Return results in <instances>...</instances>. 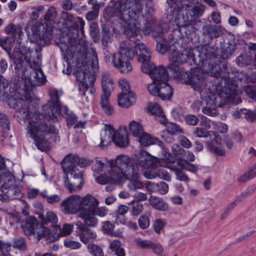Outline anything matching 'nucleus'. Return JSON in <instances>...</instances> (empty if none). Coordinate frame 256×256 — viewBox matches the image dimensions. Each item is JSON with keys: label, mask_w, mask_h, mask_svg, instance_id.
<instances>
[{"label": "nucleus", "mask_w": 256, "mask_h": 256, "mask_svg": "<svg viewBox=\"0 0 256 256\" xmlns=\"http://www.w3.org/2000/svg\"><path fill=\"white\" fill-rule=\"evenodd\" d=\"M166 2L169 6L170 8V16H172V18H174V23L176 26V20L178 17H182L184 16L182 13L184 8H179L178 3V0H166Z\"/></svg>", "instance_id": "393cba45"}, {"label": "nucleus", "mask_w": 256, "mask_h": 256, "mask_svg": "<svg viewBox=\"0 0 256 256\" xmlns=\"http://www.w3.org/2000/svg\"><path fill=\"white\" fill-rule=\"evenodd\" d=\"M32 9L34 10L32 11L30 14V19L35 20L39 17V12L44 10V6H33Z\"/></svg>", "instance_id": "0e129e2a"}, {"label": "nucleus", "mask_w": 256, "mask_h": 256, "mask_svg": "<svg viewBox=\"0 0 256 256\" xmlns=\"http://www.w3.org/2000/svg\"><path fill=\"white\" fill-rule=\"evenodd\" d=\"M110 96V94H102L100 102L102 110L108 116L112 114L114 112L113 107L109 103Z\"/></svg>", "instance_id": "72a5a7b5"}, {"label": "nucleus", "mask_w": 256, "mask_h": 256, "mask_svg": "<svg viewBox=\"0 0 256 256\" xmlns=\"http://www.w3.org/2000/svg\"><path fill=\"white\" fill-rule=\"evenodd\" d=\"M138 138V142L142 146H148L152 144H158L161 147L162 151L164 149L167 150L164 148V145L162 142L158 140L156 138L152 137L148 134L144 132V131Z\"/></svg>", "instance_id": "a878e982"}, {"label": "nucleus", "mask_w": 256, "mask_h": 256, "mask_svg": "<svg viewBox=\"0 0 256 256\" xmlns=\"http://www.w3.org/2000/svg\"><path fill=\"white\" fill-rule=\"evenodd\" d=\"M116 132L110 124H105L100 132V142L99 146L102 149H105L110 145L113 140Z\"/></svg>", "instance_id": "4be33fe9"}, {"label": "nucleus", "mask_w": 256, "mask_h": 256, "mask_svg": "<svg viewBox=\"0 0 256 256\" xmlns=\"http://www.w3.org/2000/svg\"><path fill=\"white\" fill-rule=\"evenodd\" d=\"M61 18L66 22H69L75 26H78V20L77 18H82L80 17H74L72 14L66 12H62Z\"/></svg>", "instance_id": "79ce46f5"}, {"label": "nucleus", "mask_w": 256, "mask_h": 256, "mask_svg": "<svg viewBox=\"0 0 256 256\" xmlns=\"http://www.w3.org/2000/svg\"><path fill=\"white\" fill-rule=\"evenodd\" d=\"M256 176V170L253 172L252 170L246 172L242 176L238 179V182H244Z\"/></svg>", "instance_id": "680f3d73"}, {"label": "nucleus", "mask_w": 256, "mask_h": 256, "mask_svg": "<svg viewBox=\"0 0 256 256\" xmlns=\"http://www.w3.org/2000/svg\"><path fill=\"white\" fill-rule=\"evenodd\" d=\"M220 69L218 70L220 74L219 76H221L223 79L228 78L230 80V89L232 90H234L240 98V94L242 93V92L238 88L239 85L243 86L244 84L248 83H256V73L248 76L246 73L241 72L232 77L230 76V74L228 72L226 64L222 62H220Z\"/></svg>", "instance_id": "f8f14e48"}, {"label": "nucleus", "mask_w": 256, "mask_h": 256, "mask_svg": "<svg viewBox=\"0 0 256 256\" xmlns=\"http://www.w3.org/2000/svg\"><path fill=\"white\" fill-rule=\"evenodd\" d=\"M165 225L166 222L162 219L158 218L153 222V228L154 232L157 234H160Z\"/></svg>", "instance_id": "603ef678"}, {"label": "nucleus", "mask_w": 256, "mask_h": 256, "mask_svg": "<svg viewBox=\"0 0 256 256\" xmlns=\"http://www.w3.org/2000/svg\"><path fill=\"white\" fill-rule=\"evenodd\" d=\"M128 126L130 132L134 137L138 138L143 133V126L138 122L132 120L130 122Z\"/></svg>", "instance_id": "c9c22d12"}, {"label": "nucleus", "mask_w": 256, "mask_h": 256, "mask_svg": "<svg viewBox=\"0 0 256 256\" xmlns=\"http://www.w3.org/2000/svg\"><path fill=\"white\" fill-rule=\"evenodd\" d=\"M212 124L214 128L218 130L221 133H226L228 131L227 125L222 122H212Z\"/></svg>", "instance_id": "338daca9"}, {"label": "nucleus", "mask_w": 256, "mask_h": 256, "mask_svg": "<svg viewBox=\"0 0 256 256\" xmlns=\"http://www.w3.org/2000/svg\"><path fill=\"white\" fill-rule=\"evenodd\" d=\"M76 232L80 240L84 244H86L93 242L96 238V233L91 229L86 228L81 223L76 224Z\"/></svg>", "instance_id": "aec40b11"}, {"label": "nucleus", "mask_w": 256, "mask_h": 256, "mask_svg": "<svg viewBox=\"0 0 256 256\" xmlns=\"http://www.w3.org/2000/svg\"><path fill=\"white\" fill-rule=\"evenodd\" d=\"M148 202L153 208L158 210H166L168 207V204L163 199L156 196H150Z\"/></svg>", "instance_id": "2f4dec72"}, {"label": "nucleus", "mask_w": 256, "mask_h": 256, "mask_svg": "<svg viewBox=\"0 0 256 256\" xmlns=\"http://www.w3.org/2000/svg\"><path fill=\"white\" fill-rule=\"evenodd\" d=\"M80 212H90L99 204L98 200L90 194H87L84 196H80Z\"/></svg>", "instance_id": "b1692460"}, {"label": "nucleus", "mask_w": 256, "mask_h": 256, "mask_svg": "<svg viewBox=\"0 0 256 256\" xmlns=\"http://www.w3.org/2000/svg\"><path fill=\"white\" fill-rule=\"evenodd\" d=\"M118 84L122 90V92H131L130 90V86L128 80L124 78L119 80Z\"/></svg>", "instance_id": "774afa93"}, {"label": "nucleus", "mask_w": 256, "mask_h": 256, "mask_svg": "<svg viewBox=\"0 0 256 256\" xmlns=\"http://www.w3.org/2000/svg\"><path fill=\"white\" fill-rule=\"evenodd\" d=\"M52 228H47L42 224H38L37 219L33 216L27 218L24 224V232L28 236L34 237L37 240L44 236L49 238L50 241H54L60 237L70 235L73 230L74 226L65 224L62 228L55 225Z\"/></svg>", "instance_id": "6e6552de"}, {"label": "nucleus", "mask_w": 256, "mask_h": 256, "mask_svg": "<svg viewBox=\"0 0 256 256\" xmlns=\"http://www.w3.org/2000/svg\"><path fill=\"white\" fill-rule=\"evenodd\" d=\"M161 136L162 139L166 142L168 144H171L175 142L176 139L178 138V136L168 133L166 132L162 131L161 133Z\"/></svg>", "instance_id": "6e6d98bb"}, {"label": "nucleus", "mask_w": 256, "mask_h": 256, "mask_svg": "<svg viewBox=\"0 0 256 256\" xmlns=\"http://www.w3.org/2000/svg\"><path fill=\"white\" fill-rule=\"evenodd\" d=\"M101 82L102 94H110V92L112 89V81L108 72H102Z\"/></svg>", "instance_id": "c85d7f7f"}, {"label": "nucleus", "mask_w": 256, "mask_h": 256, "mask_svg": "<svg viewBox=\"0 0 256 256\" xmlns=\"http://www.w3.org/2000/svg\"><path fill=\"white\" fill-rule=\"evenodd\" d=\"M87 248L93 256H104V255L102 248L96 244H90L88 245Z\"/></svg>", "instance_id": "a19ab883"}, {"label": "nucleus", "mask_w": 256, "mask_h": 256, "mask_svg": "<svg viewBox=\"0 0 256 256\" xmlns=\"http://www.w3.org/2000/svg\"><path fill=\"white\" fill-rule=\"evenodd\" d=\"M244 84L242 87H244V91L246 94L250 98L256 100V86H246Z\"/></svg>", "instance_id": "5fc2aeb1"}, {"label": "nucleus", "mask_w": 256, "mask_h": 256, "mask_svg": "<svg viewBox=\"0 0 256 256\" xmlns=\"http://www.w3.org/2000/svg\"><path fill=\"white\" fill-rule=\"evenodd\" d=\"M134 242L138 248L148 249L150 248L152 241L150 240H143L140 237H136L134 239Z\"/></svg>", "instance_id": "ea45409f"}, {"label": "nucleus", "mask_w": 256, "mask_h": 256, "mask_svg": "<svg viewBox=\"0 0 256 256\" xmlns=\"http://www.w3.org/2000/svg\"><path fill=\"white\" fill-rule=\"evenodd\" d=\"M163 131L166 132L168 133H170L171 134L175 136H178V134L182 132V130L179 126L173 123L169 124L166 126V130Z\"/></svg>", "instance_id": "09e8293b"}, {"label": "nucleus", "mask_w": 256, "mask_h": 256, "mask_svg": "<svg viewBox=\"0 0 256 256\" xmlns=\"http://www.w3.org/2000/svg\"><path fill=\"white\" fill-rule=\"evenodd\" d=\"M116 222L117 224H122L126 226L128 228L133 230H136L138 228V226L135 222L127 220L124 218H121L120 216H118L116 219Z\"/></svg>", "instance_id": "de8ad7c7"}, {"label": "nucleus", "mask_w": 256, "mask_h": 256, "mask_svg": "<svg viewBox=\"0 0 256 256\" xmlns=\"http://www.w3.org/2000/svg\"><path fill=\"white\" fill-rule=\"evenodd\" d=\"M188 2L194 6L188 4L186 6V16L178 17L176 20V26L188 28L193 22L202 16L205 10V6L201 4L202 0H188Z\"/></svg>", "instance_id": "ddd939ff"}, {"label": "nucleus", "mask_w": 256, "mask_h": 256, "mask_svg": "<svg viewBox=\"0 0 256 256\" xmlns=\"http://www.w3.org/2000/svg\"><path fill=\"white\" fill-rule=\"evenodd\" d=\"M138 222L140 226L142 229H146L148 228L150 224L149 218L147 216L144 215H142L139 218Z\"/></svg>", "instance_id": "69168bd1"}, {"label": "nucleus", "mask_w": 256, "mask_h": 256, "mask_svg": "<svg viewBox=\"0 0 256 256\" xmlns=\"http://www.w3.org/2000/svg\"><path fill=\"white\" fill-rule=\"evenodd\" d=\"M148 110L152 114L156 116H161L162 115V110L161 106L156 103H152L149 104L148 107Z\"/></svg>", "instance_id": "8fccbe9b"}, {"label": "nucleus", "mask_w": 256, "mask_h": 256, "mask_svg": "<svg viewBox=\"0 0 256 256\" xmlns=\"http://www.w3.org/2000/svg\"><path fill=\"white\" fill-rule=\"evenodd\" d=\"M108 213V209L105 206H96L90 212L92 215L97 216L103 218L106 216Z\"/></svg>", "instance_id": "37998d69"}, {"label": "nucleus", "mask_w": 256, "mask_h": 256, "mask_svg": "<svg viewBox=\"0 0 256 256\" xmlns=\"http://www.w3.org/2000/svg\"><path fill=\"white\" fill-rule=\"evenodd\" d=\"M140 24H136V26L139 28L140 30ZM140 34H141L140 32ZM142 35V34H140ZM129 40L132 42L134 44H132L128 40H126L120 43L118 52L113 54L105 53L104 60L106 62H112L114 66L116 68L118 71L122 74H128L132 70V66L130 62V60L133 58L134 56H140V50L138 48V46L140 44H145L144 43H138L136 44L138 41H139L142 38L136 41L130 40L129 38ZM142 38V36H141Z\"/></svg>", "instance_id": "423d86ee"}, {"label": "nucleus", "mask_w": 256, "mask_h": 256, "mask_svg": "<svg viewBox=\"0 0 256 256\" xmlns=\"http://www.w3.org/2000/svg\"><path fill=\"white\" fill-rule=\"evenodd\" d=\"M161 154H162V150ZM162 154H160V158H159L152 156L146 151H141L138 154L136 164L135 165L138 166H138L146 168L154 165H160V160L162 159Z\"/></svg>", "instance_id": "6ab92c4d"}, {"label": "nucleus", "mask_w": 256, "mask_h": 256, "mask_svg": "<svg viewBox=\"0 0 256 256\" xmlns=\"http://www.w3.org/2000/svg\"><path fill=\"white\" fill-rule=\"evenodd\" d=\"M14 248L20 250H24L26 249V244L24 238H18L14 239Z\"/></svg>", "instance_id": "13d9d810"}, {"label": "nucleus", "mask_w": 256, "mask_h": 256, "mask_svg": "<svg viewBox=\"0 0 256 256\" xmlns=\"http://www.w3.org/2000/svg\"><path fill=\"white\" fill-rule=\"evenodd\" d=\"M166 24L147 26L143 28L145 35H150L156 42L158 51L165 54L168 50L170 63L168 68L174 77L182 82L198 88L196 82L209 76L217 77L220 75V60L214 54L204 53L203 48L195 57V50L186 47L182 52L178 50L179 34L186 28L178 27L172 32H168Z\"/></svg>", "instance_id": "f03ea898"}, {"label": "nucleus", "mask_w": 256, "mask_h": 256, "mask_svg": "<svg viewBox=\"0 0 256 256\" xmlns=\"http://www.w3.org/2000/svg\"><path fill=\"white\" fill-rule=\"evenodd\" d=\"M114 162L113 172L110 174V180L113 184L120 183L124 181V177L138 168L133 164L132 159L128 155H118L114 160L111 159Z\"/></svg>", "instance_id": "9b49d317"}, {"label": "nucleus", "mask_w": 256, "mask_h": 256, "mask_svg": "<svg viewBox=\"0 0 256 256\" xmlns=\"http://www.w3.org/2000/svg\"><path fill=\"white\" fill-rule=\"evenodd\" d=\"M130 204H132L130 211L131 215L138 216L143 210V204L140 202L132 200L130 202Z\"/></svg>", "instance_id": "58836bf2"}, {"label": "nucleus", "mask_w": 256, "mask_h": 256, "mask_svg": "<svg viewBox=\"0 0 256 256\" xmlns=\"http://www.w3.org/2000/svg\"><path fill=\"white\" fill-rule=\"evenodd\" d=\"M78 179L80 180V181L78 185L76 186L72 183L66 184L65 188L68 190L70 193L78 192L82 188L84 182L83 178Z\"/></svg>", "instance_id": "3c124183"}, {"label": "nucleus", "mask_w": 256, "mask_h": 256, "mask_svg": "<svg viewBox=\"0 0 256 256\" xmlns=\"http://www.w3.org/2000/svg\"><path fill=\"white\" fill-rule=\"evenodd\" d=\"M160 82H158L156 80H153L152 83L148 85V89L150 94L154 96H158L159 90L160 86Z\"/></svg>", "instance_id": "49530a36"}, {"label": "nucleus", "mask_w": 256, "mask_h": 256, "mask_svg": "<svg viewBox=\"0 0 256 256\" xmlns=\"http://www.w3.org/2000/svg\"><path fill=\"white\" fill-rule=\"evenodd\" d=\"M162 159L160 160V165L162 167L166 168L174 172L176 180L188 182L190 180L184 170L192 173H196L198 170L196 166L188 160L178 158L176 160L170 154L168 150L164 149L162 154Z\"/></svg>", "instance_id": "1a4fd4ad"}, {"label": "nucleus", "mask_w": 256, "mask_h": 256, "mask_svg": "<svg viewBox=\"0 0 256 256\" xmlns=\"http://www.w3.org/2000/svg\"><path fill=\"white\" fill-rule=\"evenodd\" d=\"M48 93L50 99L48 102L42 108V114H40L36 110V112L40 116V118L42 120L44 124H46L48 126H50L51 124L48 125L45 123L42 120V118L44 116L48 121L53 122H58L59 118L60 116L61 110L63 108L66 112L68 110V108L66 106H62L59 102V98L62 95V91L61 90H58L54 88H50L49 89ZM34 108H36L34 107ZM36 110V108H35ZM54 126L53 124H52ZM56 129L55 128H54ZM56 130V134H52L48 140L50 143V148L44 151H48L50 148V143L49 139L52 137V135L57 134L58 130ZM43 152L44 150H42Z\"/></svg>", "instance_id": "9d476101"}, {"label": "nucleus", "mask_w": 256, "mask_h": 256, "mask_svg": "<svg viewBox=\"0 0 256 256\" xmlns=\"http://www.w3.org/2000/svg\"><path fill=\"white\" fill-rule=\"evenodd\" d=\"M150 77L153 80H156L158 82L168 81L169 78L166 68L162 66H156Z\"/></svg>", "instance_id": "7c9ffc66"}, {"label": "nucleus", "mask_w": 256, "mask_h": 256, "mask_svg": "<svg viewBox=\"0 0 256 256\" xmlns=\"http://www.w3.org/2000/svg\"><path fill=\"white\" fill-rule=\"evenodd\" d=\"M202 30L204 34L212 38L219 37L224 34L225 32V29L220 25L208 24L203 28Z\"/></svg>", "instance_id": "cd10ccee"}, {"label": "nucleus", "mask_w": 256, "mask_h": 256, "mask_svg": "<svg viewBox=\"0 0 256 256\" xmlns=\"http://www.w3.org/2000/svg\"><path fill=\"white\" fill-rule=\"evenodd\" d=\"M194 134L196 136L200 138H207L210 136V132L202 127L196 128L194 131Z\"/></svg>", "instance_id": "bf43d9fd"}, {"label": "nucleus", "mask_w": 256, "mask_h": 256, "mask_svg": "<svg viewBox=\"0 0 256 256\" xmlns=\"http://www.w3.org/2000/svg\"><path fill=\"white\" fill-rule=\"evenodd\" d=\"M5 174L4 176L5 178H7V182L5 181L4 184H3L1 186L2 192H4L5 190H6V193H8V196L11 200L21 198L22 194L20 188L17 186L16 182L13 174L8 172Z\"/></svg>", "instance_id": "f3484780"}, {"label": "nucleus", "mask_w": 256, "mask_h": 256, "mask_svg": "<svg viewBox=\"0 0 256 256\" xmlns=\"http://www.w3.org/2000/svg\"><path fill=\"white\" fill-rule=\"evenodd\" d=\"M113 167L114 162L111 160V159L96 160L92 166V170L94 176H96L98 174H102L96 177V182L100 184H106L108 183L113 184L110 180V174H114Z\"/></svg>", "instance_id": "2eb2a0df"}, {"label": "nucleus", "mask_w": 256, "mask_h": 256, "mask_svg": "<svg viewBox=\"0 0 256 256\" xmlns=\"http://www.w3.org/2000/svg\"><path fill=\"white\" fill-rule=\"evenodd\" d=\"M64 244L66 248L70 250H77L82 246L80 242L74 240L70 238H66L64 242Z\"/></svg>", "instance_id": "a18cd8bd"}, {"label": "nucleus", "mask_w": 256, "mask_h": 256, "mask_svg": "<svg viewBox=\"0 0 256 256\" xmlns=\"http://www.w3.org/2000/svg\"><path fill=\"white\" fill-rule=\"evenodd\" d=\"M251 62V58L246 54L240 55L236 60V64L242 67L250 64Z\"/></svg>", "instance_id": "c03bdc74"}, {"label": "nucleus", "mask_w": 256, "mask_h": 256, "mask_svg": "<svg viewBox=\"0 0 256 256\" xmlns=\"http://www.w3.org/2000/svg\"><path fill=\"white\" fill-rule=\"evenodd\" d=\"M168 81H162L160 84L158 96L163 100H169L172 96V89L170 85L168 84Z\"/></svg>", "instance_id": "473e14b6"}, {"label": "nucleus", "mask_w": 256, "mask_h": 256, "mask_svg": "<svg viewBox=\"0 0 256 256\" xmlns=\"http://www.w3.org/2000/svg\"><path fill=\"white\" fill-rule=\"evenodd\" d=\"M211 140L208 143L207 148L213 154L223 156L225 154V150L222 144V138L216 132H214L211 136Z\"/></svg>", "instance_id": "412c9836"}, {"label": "nucleus", "mask_w": 256, "mask_h": 256, "mask_svg": "<svg viewBox=\"0 0 256 256\" xmlns=\"http://www.w3.org/2000/svg\"><path fill=\"white\" fill-rule=\"evenodd\" d=\"M150 248L153 252L158 256H162L164 254V248L160 243H154L152 242Z\"/></svg>", "instance_id": "052dcab7"}, {"label": "nucleus", "mask_w": 256, "mask_h": 256, "mask_svg": "<svg viewBox=\"0 0 256 256\" xmlns=\"http://www.w3.org/2000/svg\"><path fill=\"white\" fill-rule=\"evenodd\" d=\"M14 38L10 37H4L0 38V46L6 52H9L12 49Z\"/></svg>", "instance_id": "e433bc0d"}, {"label": "nucleus", "mask_w": 256, "mask_h": 256, "mask_svg": "<svg viewBox=\"0 0 256 256\" xmlns=\"http://www.w3.org/2000/svg\"><path fill=\"white\" fill-rule=\"evenodd\" d=\"M114 228V225L110 221H104L102 223V230L108 234H111Z\"/></svg>", "instance_id": "4d7b16f0"}, {"label": "nucleus", "mask_w": 256, "mask_h": 256, "mask_svg": "<svg viewBox=\"0 0 256 256\" xmlns=\"http://www.w3.org/2000/svg\"><path fill=\"white\" fill-rule=\"evenodd\" d=\"M214 78L212 83L207 76L196 82L198 88L192 86L206 102V106L202 108V112L212 116L218 114L217 106L223 107L226 104H238L242 102L241 98L234 90L230 89V80L223 79L221 76Z\"/></svg>", "instance_id": "20e7f679"}, {"label": "nucleus", "mask_w": 256, "mask_h": 256, "mask_svg": "<svg viewBox=\"0 0 256 256\" xmlns=\"http://www.w3.org/2000/svg\"><path fill=\"white\" fill-rule=\"evenodd\" d=\"M156 166H161L160 165H154L149 168H146L147 170L145 171L142 170L144 177L150 180L158 178V168H154Z\"/></svg>", "instance_id": "4c0bfd02"}, {"label": "nucleus", "mask_w": 256, "mask_h": 256, "mask_svg": "<svg viewBox=\"0 0 256 256\" xmlns=\"http://www.w3.org/2000/svg\"><path fill=\"white\" fill-rule=\"evenodd\" d=\"M80 196L71 195L64 199L60 204L62 212L66 214L80 213Z\"/></svg>", "instance_id": "a211bd4d"}, {"label": "nucleus", "mask_w": 256, "mask_h": 256, "mask_svg": "<svg viewBox=\"0 0 256 256\" xmlns=\"http://www.w3.org/2000/svg\"><path fill=\"white\" fill-rule=\"evenodd\" d=\"M134 98V95L132 92H122L118 96V104L122 108H128L132 105L130 98Z\"/></svg>", "instance_id": "c756f323"}, {"label": "nucleus", "mask_w": 256, "mask_h": 256, "mask_svg": "<svg viewBox=\"0 0 256 256\" xmlns=\"http://www.w3.org/2000/svg\"><path fill=\"white\" fill-rule=\"evenodd\" d=\"M112 141L120 148L127 146L129 144V140L126 128L116 131Z\"/></svg>", "instance_id": "bb28decb"}, {"label": "nucleus", "mask_w": 256, "mask_h": 256, "mask_svg": "<svg viewBox=\"0 0 256 256\" xmlns=\"http://www.w3.org/2000/svg\"><path fill=\"white\" fill-rule=\"evenodd\" d=\"M18 52L14 62L17 75L15 90L8 89V80L0 74V99L16 110L15 116L28 121L26 134L34 140L37 148L46 150L50 148L48 139L56 130L52 125L44 123L32 104L35 99L32 87L42 85L46 80L40 68L41 56L36 50L27 46H22Z\"/></svg>", "instance_id": "f257e3e1"}, {"label": "nucleus", "mask_w": 256, "mask_h": 256, "mask_svg": "<svg viewBox=\"0 0 256 256\" xmlns=\"http://www.w3.org/2000/svg\"><path fill=\"white\" fill-rule=\"evenodd\" d=\"M59 47L67 66L63 72L68 75L73 72L82 94L88 91L90 94H94V86L99 70L96 48L86 41L81 40L77 44L73 38L62 41Z\"/></svg>", "instance_id": "7ed1b4c3"}, {"label": "nucleus", "mask_w": 256, "mask_h": 256, "mask_svg": "<svg viewBox=\"0 0 256 256\" xmlns=\"http://www.w3.org/2000/svg\"><path fill=\"white\" fill-rule=\"evenodd\" d=\"M140 170L138 168L124 177V180H129L127 186L130 190L136 191L144 188V183L140 180Z\"/></svg>", "instance_id": "5701e85b"}, {"label": "nucleus", "mask_w": 256, "mask_h": 256, "mask_svg": "<svg viewBox=\"0 0 256 256\" xmlns=\"http://www.w3.org/2000/svg\"><path fill=\"white\" fill-rule=\"evenodd\" d=\"M58 221V218L56 214L52 211L47 212L46 214V218L44 220V222H50L52 224V227L54 224H56Z\"/></svg>", "instance_id": "864d4df0"}, {"label": "nucleus", "mask_w": 256, "mask_h": 256, "mask_svg": "<svg viewBox=\"0 0 256 256\" xmlns=\"http://www.w3.org/2000/svg\"><path fill=\"white\" fill-rule=\"evenodd\" d=\"M57 11L52 6L44 16V22H36L28 25L26 31L31 40L42 46L49 42L52 38V28L56 22Z\"/></svg>", "instance_id": "0eeeda50"}, {"label": "nucleus", "mask_w": 256, "mask_h": 256, "mask_svg": "<svg viewBox=\"0 0 256 256\" xmlns=\"http://www.w3.org/2000/svg\"><path fill=\"white\" fill-rule=\"evenodd\" d=\"M89 212H80V216L84 220V224L90 226L94 227L98 223V220Z\"/></svg>", "instance_id": "f704fd0d"}, {"label": "nucleus", "mask_w": 256, "mask_h": 256, "mask_svg": "<svg viewBox=\"0 0 256 256\" xmlns=\"http://www.w3.org/2000/svg\"><path fill=\"white\" fill-rule=\"evenodd\" d=\"M143 5L140 0H118L114 2L112 8L106 6L104 10L110 16H118L126 22L124 33L130 40L136 41L141 38L139 28L136 24L143 23L146 28L147 26L152 27L156 25V21L153 18L150 12L147 11L144 14L142 11Z\"/></svg>", "instance_id": "39448f33"}, {"label": "nucleus", "mask_w": 256, "mask_h": 256, "mask_svg": "<svg viewBox=\"0 0 256 256\" xmlns=\"http://www.w3.org/2000/svg\"><path fill=\"white\" fill-rule=\"evenodd\" d=\"M138 48L140 50V54L138 58V60L142 64V70L151 76L156 68L154 64L150 60L151 50L146 44L138 46Z\"/></svg>", "instance_id": "dca6fc26"}, {"label": "nucleus", "mask_w": 256, "mask_h": 256, "mask_svg": "<svg viewBox=\"0 0 256 256\" xmlns=\"http://www.w3.org/2000/svg\"><path fill=\"white\" fill-rule=\"evenodd\" d=\"M256 176V170L253 172L252 170L246 172L242 176L238 179V182H244Z\"/></svg>", "instance_id": "e2e57ef3"}, {"label": "nucleus", "mask_w": 256, "mask_h": 256, "mask_svg": "<svg viewBox=\"0 0 256 256\" xmlns=\"http://www.w3.org/2000/svg\"><path fill=\"white\" fill-rule=\"evenodd\" d=\"M90 162L89 160L81 158L76 154H68L66 156L62 162V168L64 173H70L74 178H82L83 173L79 171L77 166L80 168H86L90 165Z\"/></svg>", "instance_id": "4468645a"}]
</instances>
